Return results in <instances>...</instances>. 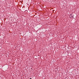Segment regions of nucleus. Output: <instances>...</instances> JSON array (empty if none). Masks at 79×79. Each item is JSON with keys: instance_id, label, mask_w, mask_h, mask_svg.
Listing matches in <instances>:
<instances>
[{"instance_id": "obj_1", "label": "nucleus", "mask_w": 79, "mask_h": 79, "mask_svg": "<svg viewBox=\"0 0 79 79\" xmlns=\"http://www.w3.org/2000/svg\"><path fill=\"white\" fill-rule=\"evenodd\" d=\"M30 79H32V78H30Z\"/></svg>"}]
</instances>
